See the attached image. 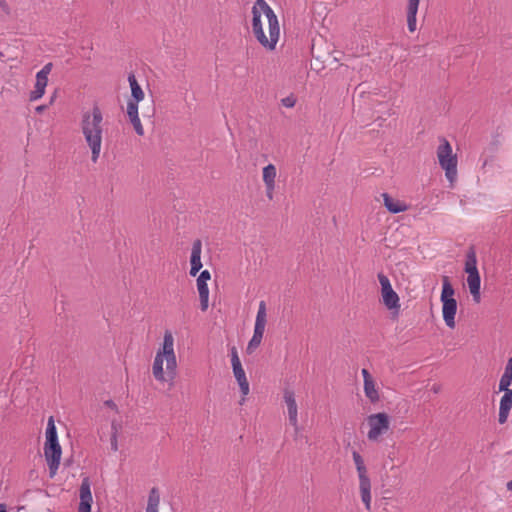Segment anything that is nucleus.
<instances>
[{
    "instance_id": "19",
    "label": "nucleus",
    "mask_w": 512,
    "mask_h": 512,
    "mask_svg": "<svg viewBox=\"0 0 512 512\" xmlns=\"http://www.w3.org/2000/svg\"><path fill=\"white\" fill-rule=\"evenodd\" d=\"M467 285L469 291L473 297L474 302L479 303L481 299L480 288H481V278L479 272L468 274L467 276Z\"/></svg>"
},
{
    "instance_id": "9",
    "label": "nucleus",
    "mask_w": 512,
    "mask_h": 512,
    "mask_svg": "<svg viewBox=\"0 0 512 512\" xmlns=\"http://www.w3.org/2000/svg\"><path fill=\"white\" fill-rule=\"evenodd\" d=\"M367 425L369 426L368 438L377 440L385 434L390 427V419L386 413H376L367 417Z\"/></svg>"
},
{
    "instance_id": "25",
    "label": "nucleus",
    "mask_w": 512,
    "mask_h": 512,
    "mask_svg": "<svg viewBox=\"0 0 512 512\" xmlns=\"http://www.w3.org/2000/svg\"><path fill=\"white\" fill-rule=\"evenodd\" d=\"M277 176L276 167L273 164H268L263 168L262 179L264 185H276L275 179Z\"/></svg>"
},
{
    "instance_id": "41",
    "label": "nucleus",
    "mask_w": 512,
    "mask_h": 512,
    "mask_svg": "<svg viewBox=\"0 0 512 512\" xmlns=\"http://www.w3.org/2000/svg\"><path fill=\"white\" fill-rule=\"evenodd\" d=\"M54 99H55V96L51 97L50 104H52L54 102Z\"/></svg>"
},
{
    "instance_id": "6",
    "label": "nucleus",
    "mask_w": 512,
    "mask_h": 512,
    "mask_svg": "<svg viewBox=\"0 0 512 512\" xmlns=\"http://www.w3.org/2000/svg\"><path fill=\"white\" fill-rule=\"evenodd\" d=\"M353 460L358 472L359 477V489L361 493V499L363 503L365 504V507L367 510H370L371 508V483L370 479L367 475V469L364 464L363 458L360 456V454L354 450L353 451Z\"/></svg>"
},
{
    "instance_id": "2",
    "label": "nucleus",
    "mask_w": 512,
    "mask_h": 512,
    "mask_svg": "<svg viewBox=\"0 0 512 512\" xmlns=\"http://www.w3.org/2000/svg\"><path fill=\"white\" fill-rule=\"evenodd\" d=\"M80 130L91 151V161L96 163L101 154L104 133L103 114L98 106L82 112Z\"/></svg>"
},
{
    "instance_id": "13",
    "label": "nucleus",
    "mask_w": 512,
    "mask_h": 512,
    "mask_svg": "<svg viewBox=\"0 0 512 512\" xmlns=\"http://www.w3.org/2000/svg\"><path fill=\"white\" fill-rule=\"evenodd\" d=\"M284 402L287 407L288 420L290 425L298 430V406L296 403L295 393L290 389L284 391Z\"/></svg>"
},
{
    "instance_id": "24",
    "label": "nucleus",
    "mask_w": 512,
    "mask_h": 512,
    "mask_svg": "<svg viewBox=\"0 0 512 512\" xmlns=\"http://www.w3.org/2000/svg\"><path fill=\"white\" fill-rule=\"evenodd\" d=\"M128 82L131 88V100L135 101H142L144 99V91L142 90L141 86L139 85L136 77L134 74H129L128 76Z\"/></svg>"
},
{
    "instance_id": "42",
    "label": "nucleus",
    "mask_w": 512,
    "mask_h": 512,
    "mask_svg": "<svg viewBox=\"0 0 512 512\" xmlns=\"http://www.w3.org/2000/svg\"><path fill=\"white\" fill-rule=\"evenodd\" d=\"M100 440L105 443L104 439H103V436H100Z\"/></svg>"
},
{
    "instance_id": "33",
    "label": "nucleus",
    "mask_w": 512,
    "mask_h": 512,
    "mask_svg": "<svg viewBox=\"0 0 512 512\" xmlns=\"http://www.w3.org/2000/svg\"><path fill=\"white\" fill-rule=\"evenodd\" d=\"M275 187L276 185H265L266 197L269 200H272L274 198Z\"/></svg>"
},
{
    "instance_id": "12",
    "label": "nucleus",
    "mask_w": 512,
    "mask_h": 512,
    "mask_svg": "<svg viewBox=\"0 0 512 512\" xmlns=\"http://www.w3.org/2000/svg\"><path fill=\"white\" fill-rule=\"evenodd\" d=\"M79 500L78 512H91L93 497L88 477L83 478L79 487Z\"/></svg>"
},
{
    "instance_id": "7",
    "label": "nucleus",
    "mask_w": 512,
    "mask_h": 512,
    "mask_svg": "<svg viewBox=\"0 0 512 512\" xmlns=\"http://www.w3.org/2000/svg\"><path fill=\"white\" fill-rule=\"evenodd\" d=\"M267 313H266V303L264 301H261L259 303L256 319H255V325H254V333L247 345V352L252 353L258 346L261 344L266 322H267Z\"/></svg>"
},
{
    "instance_id": "29",
    "label": "nucleus",
    "mask_w": 512,
    "mask_h": 512,
    "mask_svg": "<svg viewBox=\"0 0 512 512\" xmlns=\"http://www.w3.org/2000/svg\"><path fill=\"white\" fill-rule=\"evenodd\" d=\"M138 103L139 101L129 100L127 103V116L132 117L138 115Z\"/></svg>"
},
{
    "instance_id": "4",
    "label": "nucleus",
    "mask_w": 512,
    "mask_h": 512,
    "mask_svg": "<svg viewBox=\"0 0 512 512\" xmlns=\"http://www.w3.org/2000/svg\"><path fill=\"white\" fill-rule=\"evenodd\" d=\"M454 295L455 290L450 283L449 277L443 276L440 300L442 302L443 320L450 329H454L456 326L455 316L457 312V301Z\"/></svg>"
},
{
    "instance_id": "1",
    "label": "nucleus",
    "mask_w": 512,
    "mask_h": 512,
    "mask_svg": "<svg viewBox=\"0 0 512 512\" xmlns=\"http://www.w3.org/2000/svg\"><path fill=\"white\" fill-rule=\"evenodd\" d=\"M251 14L253 36L264 49L274 51L280 37L277 15L266 0H256L252 6Z\"/></svg>"
},
{
    "instance_id": "11",
    "label": "nucleus",
    "mask_w": 512,
    "mask_h": 512,
    "mask_svg": "<svg viewBox=\"0 0 512 512\" xmlns=\"http://www.w3.org/2000/svg\"><path fill=\"white\" fill-rule=\"evenodd\" d=\"M211 279V274L208 270H203L197 280V290L200 298V307L202 311H206L209 306V288L207 282Z\"/></svg>"
},
{
    "instance_id": "31",
    "label": "nucleus",
    "mask_w": 512,
    "mask_h": 512,
    "mask_svg": "<svg viewBox=\"0 0 512 512\" xmlns=\"http://www.w3.org/2000/svg\"><path fill=\"white\" fill-rule=\"evenodd\" d=\"M116 434H117V428H116L115 422H113L111 425V431H110V435H109V443L111 445V448H117L118 444H117Z\"/></svg>"
},
{
    "instance_id": "18",
    "label": "nucleus",
    "mask_w": 512,
    "mask_h": 512,
    "mask_svg": "<svg viewBox=\"0 0 512 512\" xmlns=\"http://www.w3.org/2000/svg\"><path fill=\"white\" fill-rule=\"evenodd\" d=\"M62 450H45V458L49 467V476L53 478L59 468Z\"/></svg>"
},
{
    "instance_id": "40",
    "label": "nucleus",
    "mask_w": 512,
    "mask_h": 512,
    "mask_svg": "<svg viewBox=\"0 0 512 512\" xmlns=\"http://www.w3.org/2000/svg\"><path fill=\"white\" fill-rule=\"evenodd\" d=\"M414 51H415V52H419V51H420V46H415V47H414Z\"/></svg>"
},
{
    "instance_id": "8",
    "label": "nucleus",
    "mask_w": 512,
    "mask_h": 512,
    "mask_svg": "<svg viewBox=\"0 0 512 512\" xmlns=\"http://www.w3.org/2000/svg\"><path fill=\"white\" fill-rule=\"evenodd\" d=\"M377 277L381 286L383 304L389 310L398 311L400 309V299L398 294L394 291L389 278L383 273H378Z\"/></svg>"
},
{
    "instance_id": "39",
    "label": "nucleus",
    "mask_w": 512,
    "mask_h": 512,
    "mask_svg": "<svg viewBox=\"0 0 512 512\" xmlns=\"http://www.w3.org/2000/svg\"><path fill=\"white\" fill-rule=\"evenodd\" d=\"M507 490L512 491V479L506 484Z\"/></svg>"
},
{
    "instance_id": "23",
    "label": "nucleus",
    "mask_w": 512,
    "mask_h": 512,
    "mask_svg": "<svg viewBox=\"0 0 512 512\" xmlns=\"http://www.w3.org/2000/svg\"><path fill=\"white\" fill-rule=\"evenodd\" d=\"M464 270L467 274L479 272L477 268V256L474 247H470L466 253Z\"/></svg>"
},
{
    "instance_id": "26",
    "label": "nucleus",
    "mask_w": 512,
    "mask_h": 512,
    "mask_svg": "<svg viewBox=\"0 0 512 512\" xmlns=\"http://www.w3.org/2000/svg\"><path fill=\"white\" fill-rule=\"evenodd\" d=\"M364 393H365V396L372 403L378 402L380 399L379 391L376 387L374 380H372L370 382L366 381V383H364Z\"/></svg>"
},
{
    "instance_id": "15",
    "label": "nucleus",
    "mask_w": 512,
    "mask_h": 512,
    "mask_svg": "<svg viewBox=\"0 0 512 512\" xmlns=\"http://www.w3.org/2000/svg\"><path fill=\"white\" fill-rule=\"evenodd\" d=\"M233 374H234V377L239 385V388H240V391H241V394H242V397L239 401V404L240 405H243L246 401V396L249 394L250 392V386H249V382L247 380V377H246V374H245V371L243 369V367H237V368H234L233 369Z\"/></svg>"
},
{
    "instance_id": "20",
    "label": "nucleus",
    "mask_w": 512,
    "mask_h": 512,
    "mask_svg": "<svg viewBox=\"0 0 512 512\" xmlns=\"http://www.w3.org/2000/svg\"><path fill=\"white\" fill-rule=\"evenodd\" d=\"M419 0H408L407 3V27L410 32H414L417 28V12Z\"/></svg>"
},
{
    "instance_id": "38",
    "label": "nucleus",
    "mask_w": 512,
    "mask_h": 512,
    "mask_svg": "<svg viewBox=\"0 0 512 512\" xmlns=\"http://www.w3.org/2000/svg\"><path fill=\"white\" fill-rule=\"evenodd\" d=\"M0 512H7V505L4 503L0 504Z\"/></svg>"
},
{
    "instance_id": "32",
    "label": "nucleus",
    "mask_w": 512,
    "mask_h": 512,
    "mask_svg": "<svg viewBox=\"0 0 512 512\" xmlns=\"http://www.w3.org/2000/svg\"><path fill=\"white\" fill-rule=\"evenodd\" d=\"M281 104L284 107L292 108L296 104V98L293 95L287 96L281 100Z\"/></svg>"
},
{
    "instance_id": "28",
    "label": "nucleus",
    "mask_w": 512,
    "mask_h": 512,
    "mask_svg": "<svg viewBox=\"0 0 512 512\" xmlns=\"http://www.w3.org/2000/svg\"><path fill=\"white\" fill-rule=\"evenodd\" d=\"M131 124L133 125V128L135 130V132L139 135V136H142L144 135V128L141 124V121H140V118H139V115H134L132 117H128Z\"/></svg>"
},
{
    "instance_id": "5",
    "label": "nucleus",
    "mask_w": 512,
    "mask_h": 512,
    "mask_svg": "<svg viewBox=\"0 0 512 512\" xmlns=\"http://www.w3.org/2000/svg\"><path fill=\"white\" fill-rule=\"evenodd\" d=\"M437 158L440 167L445 171V176L450 183L457 178V156L453 153L452 146L445 139L440 140L437 148Z\"/></svg>"
},
{
    "instance_id": "35",
    "label": "nucleus",
    "mask_w": 512,
    "mask_h": 512,
    "mask_svg": "<svg viewBox=\"0 0 512 512\" xmlns=\"http://www.w3.org/2000/svg\"><path fill=\"white\" fill-rule=\"evenodd\" d=\"M0 9L6 14L10 12L9 5L6 0H0Z\"/></svg>"
},
{
    "instance_id": "3",
    "label": "nucleus",
    "mask_w": 512,
    "mask_h": 512,
    "mask_svg": "<svg viewBox=\"0 0 512 512\" xmlns=\"http://www.w3.org/2000/svg\"><path fill=\"white\" fill-rule=\"evenodd\" d=\"M177 373V358L174 351V337L170 331H165L161 347L157 350L152 374L161 383H173Z\"/></svg>"
},
{
    "instance_id": "10",
    "label": "nucleus",
    "mask_w": 512,
    "mask_h": 512,
    "mask_svg": "<svg viewBox=\"0 0 512 512\" xmlns=\"http://www.w3.org/2000/svg\"><path fill=\"white\" fill-rule=\"evenodd\" d=\"M53 64L51 62L45 64L40 71L36 73V81L34 89L29 93V100L31 102L41 99L45 94V89L48 85V76L51 73Z\"/></svg>"
},
{
    "instance_id": "37",
    "label": "nucleus",
    "mask_w": 512,
    "mask_h": 512,
    "mask_svg": "<svg viewBox=\"0 0 512 512\" xmlns=\"http://www.w3.org/2000/svg\"><path fill=\"white\" fill-rule=\"evenodd\" d=\"M47 109V105H40V106H37L35 108L36 112L37 113H42L43 111H45Z\"/></svg>"
},
{
    "instance_id": "22",
    "label": "nucleus",
    "mask_w": 512,
    "mask_h": 512,
    "mask_svg": "<svg viewBox=\"0 0 512 512\" xmlns=\"http://www.w3.org/2000/svg\"><path fill=\"white\" fill-rule=\"evenodd\" d=\"M382 196L384 205L389 212L396 214L407 210V206L403 202L393 199L389 194L384 193Z\"/></svg>"
},
{
    "instance_id": "30",
    "label": "nucleus",
    "mask_w": 512,
    "mask_h": 512,
    "mask_svg": "<svg viewBox=\"0 0 512 512\" xmlns=\"http://www.w3.org/2000/svg\"><path fill=\"white\" fill-rule=\"evenodd\" d=\"M231 365L232 369L242 366L237 349L235 347L231 348Z\"/></svg>"
},
{
    "instance_id": "34",
    "label": "nucleus",
    "mask_w": 512,
    "mask_h": 512,
    "mask_svg": "<svg viewBox=\"0 0 512 512\" xmlns=\"http://www.w3.org/2000/svg\"><path fill=\"white\" fill-rule=\"evenodd\" d=\"M361 373L363 376L364 383H366V381L370 382V381L374 380L367 369H365V368L362 369Z\"/></svg>"
},
{
    "instance_id": "14",
    "label": "nucleus",
    "mask_w": 512,
    "mask_h": 512,
    "mask_svg": "<svg viewBox=\"0 0 512 512\" xmlns=\"http://www.w3.org/2000/svg\"><path fill=\"white\" fill-rule=\"evenodd\" d=\"M201 253H202V242L200 239H196L191 248V256H190V275L196 276L197 273L202 268L201 262Z\"/></svg>"
},
{
    "instance_id": "17",
    "label": "nucleus",
    "mask_w": 512,
    "mask_h": 512,
    "mask_svg": "<svg viewBox=\"0 0 512 512\" xmlns=\"http://www.w3.org/2000/svg\"><path fill=\"white\" fill-rule=\"evenodd\" d=\"M43 448H61L53 417H49L45 431V444Z\"/></svg>"
},
{
    "instance_id": "27",
    "label": "nucleus",
    "mask_w": 512,
    "mask_h": 512,
    "mask_svg": "<svg viewBox=\"0 0 512 512\" xmlns=\"http://www.w3.org/2000/svg\"><path fill=\"white\" fill-rule=\"evenodd\" d=\"M159 502H160V500H159V496L156 494V490L152 489V491L149 495L146 512H159L158 511Z\"/></svg>"
},
{
    "instance_id": "16",
    "label": "nucleus",
    "mask_w": 512,
    "mask_h": 512,
    "mask_svg": "<svg viewBox=\"0 0 512 512\" xmlns=\"http://www.w3.org/2000/svg\"><path fill=\"white\" fill-rule=\"evenodd\" d=\"M502 392L503 396L500 400L498 418L500 424H504L507 421L509 412L512 408V390Z\"/></svg>"
},
{
    "instance_id": "21",
    "label": "nucleus",
    "mask_w": 512,
    "mask_h": 512,
    "mask_svg": "<svg viewBox=\"0 0 512 512\" xmlns=\"http://www.w3.org/2000/svg\"><path fill=\"white\" fill-rule=\"evenodd\" d=\"M512 383V357L507 360L504 373L499 381V391H509Z\"/></svg>"
},
{
    "instance_id": "36",
    "label": "nucleus",
    "mask_w": 512,
    "mask_h": 512,
    "mask_svg": "<svg viewBox=\"0 0 512 512\" xmlns=\"http://www.w3.org/2000/svg\"><path fill=\"white\" fill-rule=\"evenodd\" d=\"M104 404L113 410H117V406L112 400H107L104 402Z\"/></svg>"
}]
</instances>
